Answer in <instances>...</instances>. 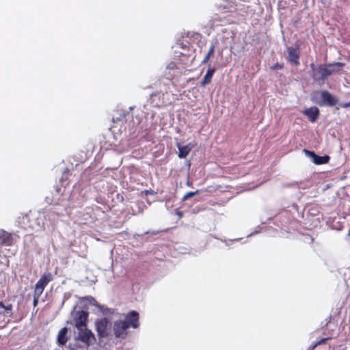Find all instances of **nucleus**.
I'll list each match as a JSON object with an SVG mask.
<instances>
[{
    "label": "nucleus",
    "instance_id": "2",
    "mask_svg": "<svg viewBox=\"0 0 350 350\" xmlns=\"http://www.w3.org/2000/svg\"><path fill=\"white\" fill-rule=\"evenodd\" d=\"M77 330L78 334L75 338V342L70 343V347L73 350H86L96 340L94 334L88 328Z\"/></svg>",
    "mask_w": 350,
    "mask_h": 350
},
{
    "label": "nucleus",
    "instance_id": "21",
    "mask_svg": "<svg viewBox=\"0 0 350 350\" xmlns=\"http://www.w3.org/2000/svg\"><path fill=\"white\" fill-rule=\"evenodd\" d=\"M82 299L88 301V302L92 305L96 302V299L92 296L84 297L82 298Z\"/></svg>",
    "mask_w": 350,
    "mask_h": 350
},
{
    "label": "nucleus",
    "instance_id": "26",
    "mask_svg": "<svg viewBox=\"0 0 350 350\" xmlns=\"http://www.w3.org/2000/svg\"><path fill=\"white\" fill-rule=\"evenodd\" d=\"M146 193H152V192H151V191H148V190H147V191H146Z\"/></svg>",
    "mask_w": 350,
    "mask_h": 350
},
{
    "label": "nucleus",
    "instance_id": "24",
    "mask_svg": "<svg viewBox=\"0 0 350 350\" xmlns=\"http://www.w3.org/2000/svg\"><path fill=\"white\" fill-rule=\"evenodd\" d=\"M208 204L209 205H211V206H214V205H216V204H219V203H218V202H213V201H209V202H208Z\"/></svg>",
    "mask_w": 350,
    "mask_h": 350
},
{
    "label": "nucleus",
    "instance_id": "27",
    "mask_svg": "<svg viewBox=\"0 0 350 350\" xmlns=\"http://www.w3.org/2000/svg\"><path fill=\"white\" fill-rule=\"evenodd\" d=\"M316 334H317V332H314V334H313V336H314V335H316Z\"/></svg>",
    "mask_w": 350,
    "mask_h": 350
},
{
    "label": "nucleus",
    "instance_id": "5",
    "mask_svg": "<svg viewBox=\"0 0 350 350\" xmlns=\"http://www.w3.org/2000/svg\"><path fill=\"white\" fill-rule=\"evenodd\" d=\"M88 312L84 310H79L76 312L74 318L75 326L77 329L87 328Z\"/></svg>",
    "mask_w": 350,
    "mask_h": 350
},
{
    "label": "nucleus",
    "instance_id": "23",
    "mask_svg": "<svg viewBox=\"0 0 350 350\" xmlns=\"http://www.w3.org/2000/svg\"><path fill=\"white\" fill-rule=\"evenodd\" d=\"M340 106L342 108H347L350 107V101L348 103H340Z\"/></svg>",
    "mask_w": 350,
    "mask_h": 350
},
{
    "label": "nucleus",
    "instance_id": "18",
    "mask_svg": "<svg viewBox=\"0 0 350 350\" xmlns=\"http://www.w3.org/2000/svg\"><path fill=\"white\" fill-rule=\"evenodd\" d=\"M200 192L199 190H196L195 191H189V192H187L183 198V200H187L188 198H192L193 196H195L196 195L198 194Z\"/></svg>",
    "mask_w": 350,
    "mask_h": 350
},
{
    "label": "nucleus",
    "instance_id": "11",
    "mask_svg": "<svg viewBox=\"0 0 350 350\" xmlns=\"http://www.w3.org/2000/svg\"><path fill=\"white\" fill-rule=\"evenodd\" d=\"M311 122H314L319 118V110L317 107H311L305 109L303 112Z\"/></svg>",
    "mask_w": 350,
    "mask_h": 350
},
{
    "label": "nucleus",
    "instance_id": "16",
    "mask_svg": "<svg viewBox=\"0 0 350 350\" xmlns=\"http://www.w3.org/2000/svg\"><path fill=\"white\" fill-rule=\"evenodd\" d=\"M214 51H215V45L213 44H212L209 48V50H208L207 54L206 55L204 59L202 60V64L207 63L208 62L210 57L213 55Z\"/></svg>",
    "mask_w": 350,
    "mask_h": 350
},
{
    "label": "nucleus",
    "instance_id": "3",
    "mask_svg": "<svg viewBox=\"0 0 350 350\" xmlns=\"http://www.w3.org/2000/svg\"><path fill=\"white\" fill-rule=\"evenodd\" d=\"M95 327L98 338H107L111 329L110 321L106 317L98 319L95 322Z\"/></svg>",
    "mask_w": 350,
    "mask_h": 350
},
{
    "label": "nucleus",
    "instance_id": "7",
    "mask_svg": "<svg viewBox=\"0 0 350 350\" xmlns=\"http://www.w3.org/2000/svg\"><path fill=\"white\" fill-rule=\"evenodd\" d=\"M287 60L289 63L291 64H293L296 66L299 65V56H300V51L298 48H294L293 46L288 47L287 49Z\"/></svg>",
    "mask_w": 350,
    "mask_h": 350
},
{
    "label": "nucleus",
    "instance_id": "12",
    "mask_svg": "<svg viewBox=\"0 0 350 350\" xmlns=\"http://www.w3.org/2000/svg\"><path fill=\"white\" fill-rule=\"evenodd\" d=\"M327 66V69L329 72V77L334 73L339 72L342 70L344 66H345V63L342 62H334L329 64H325Z\"/></svg>",
    "mask_w": 350,
    "mask_h": 350
},
{
    "label": "nucleus",
    "instance_id": "17",
    "mask_svg": "<svg viewBox=\"0 0 350 350\" xmlns=\"http://www.w3.org/2000/svg\"><path fill=\"white\" fill-rule=\"evenodd\" d=\"M329 337H323V338H321L319 340H317L315 342H314L310 347V350H312L314 349L316 347H317L318 345H320L323 343H325V341H327V340H329Z\"/></svg>",
    "mask_w": 350,
    "mask_h": 350
},
{
    "label": "nucleus",
    "instance_id": "15",
    "mask_svg": "<svg viewBox=\"0 0 350 350\" xmlns=\"http://www.w3.org/2000/svg\"><path fill=\"white\" fill-rule=\"evenodd\" d=\"M67 332H68V329L66 327L62 328L59 331L58 334H57V343L59 345H64L66 343V342L68 340Z\"/></svg>",
    "mask_w": 350,
    "mask_h": 350
},
{
    "label": "nucleus",
    "instance_id": "13",
    "mask_svg": "<svg viewBox=\"0 0 350 350\" xmlns=\"http://www.w3.org/2000/svg\"><path fill=\"white\" fill-rule=\"evenodd\" d=\"M177 147L178 149V157L180 159H184L186 158L189 154L193 146L191 144L186 146H180L179 144H178Z\"/></svg>",
    "mask_w": 350,
    "mask_h": 350
},
{
    "label": "nucleus",
    "instance_id": "20",
    "mask_svg": "<svg viewBox=\"0 0 350 350\" xmlns=\"http://www.w3.org/2000/svg\"><path fill=\"white\" fill-rule=\"evenodd\" d=\"M283 68H284V64H279V63H277V64L273 65L272 66H271V69L273 70H281Z\"/></svg>",
    "mask_w": 350,
    "mask_h": 350
},
{
    "label": "nucleus",
    "instance_id": "1",
    "mask_svg": "<svg viewBox=\"0 0 350 350\" xmlns=\"http://www.w3.org/2000/svg\"><path fill=\"white\" fill-rule=\"evenodd\" d=\"M139 326V314L135 310L129 312L124 320L116 321L113 323V331L116 338L125 339L128 336V329L138 328Z\"/></svg>",
    "mask_w": 350,
    "mask_h": 350
},
{
    "label": "nucleus",
    "instance_id": "19",
    "mask_svg": "<svg viewBox=\"0 0 350 350\" xmlns=\"http://www.w3.org/2000/svg\"><path fill=\"white\" fill-rule=\"evenodd\" d=\"M42 294V293L36 292L35 291H33V306H37V304L38 303L39 298L40 297Z\"/></svg>",
    "mask_w": 350,
    "mask_h": 350
},
{
    "label": "nucleus",
    "instance_id": "6",
    "mask_svg": "<svg viewBox=\"0 0 350 350\" xmlns=\"http://www.w3.org/2000/svg\"><path fill=\"white\" fill-rule=\"evenodd\" d=\"M53 280L51 273H44L35 285L34 291L42 293L48 284Z\"/></svg>",
    "mask_w": 350,
    "mask_h": 350
},
{
    "label": "nucleus",
    "instance_id": "22",
    "mask_svg": "<svg viewBox=\"0 0 350 350\" xmlns=\"http://www.w3.org/2000/svg\"><path fill=\"white\" fill-rule=\"evenodd\" d=\"M12 306L11 304L8 306H5V308H3L7 313L10 312L12 310Z\"/></svg>",
    "mask_w": 350,
    "mask_h": 350
},
{
    "label": "nucleus",
    "instance_id": "9",
    "mask_svg": "<svg viewBox=\"0 0 350 350\" xmlns=\"http://www.w3.org/2000/svg\"><path fill=\"white\" fill-rule=\"evenodd\" d=\"M13 234L5 231L0 230V246H11L14 244Z\"/></svg>",
    "mask_w": 350,
    "mask_h": 350
},
{
    "label": "nucleus",
    "instance_id": "14",
    "mask_svg": "<svg viewBox=\"0 0 350 350\" xmlns=\"http://www.w3.org/2000/svg\"><path fill=\"white\" fill-rule=\"evenodd\" d=\"M215 72V68H208L206 75H204L203 79L200 83V85L202 87H205L206 85L210 84L212 81L213 76Z\"/></svg>",
    "mask_w": 350,
    "mask_h": 350
},
{
    "label": "nucleus",
    "instance_id": "4",
    "mask_svg": "<svg viewBox=\"0 0 350 350\" xmlns=\"http://www.w3.org/2000/svg\"><path fill=\"white\" fill-rule=\"evenodd\" d=\"M310 67L313 72L312 77L314 81L324 83L327 79L329 72L326 65L321 64L316 68L314 64L311 63Z\"/></svg>",
    "mask_w": 350,
    "mask_h": 350
},
{
    "label": "nucleus",
    "instance_id": "8",
    "mask_svg": "<svg viewBox=\"0 0 350 350\" xmlns=\"http://www.w3.org/2000/svg\"><path fill=\"white\" fill-rule=\"evenodd\" d=\"M321 96L322 101L319 103V105H325L332 107L338 103V100L333 96L329 92L324 90L321 92Z\"/></svg>",
    "mask_w": 350,
    "mask_h": 350
},
{
    "label": "nucleus",
    "instance_id": "25",
    "mask_svg": "<svg viewBox=\"0 0 350 350\" xmlns=\"http://www.w3.org/2000/svg\"><path fill=\"white\" fill-rule=\"evenodd\" d=\"M0 308H5V305H4V304L2 301H0Z\"/></svg>",
    "mask_w": 350,
    "mask_h": 350
},
{
    "label": "nucleus",
    "instance_id": "10",
    "mask_svg": "<svg viewBox=\"0 0 350 350\" xmlns=\"http://www.w3.org/2000/svg\"><path fill=\"white\" fill-rule=\"evenodd\" d=\"M304 151L313 159V162L317 165L325 164L328 163L329 157L327 155L319 156L314 152L304 149Z\"/></svg>",
    "mask_w": 350,
    "mask_h": 350
}]
</instances>
